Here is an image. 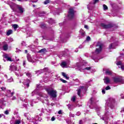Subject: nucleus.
I'll list each match as a JSON object with an SVG mask.
<instances>
[{"label": "nucleus", "mask_w": 124, "mask_h": 124, "mask_svg": "<svg viewBox=\"0 0 124 124\" xmlns=\"http://www.w3.org/2000/svg\"><path fill=\"white\" fill-rule=\"evenodd\" d=\"M37 90H45L47 94L49 95L51 98H56L57 97V90H55L52 89V88L48 86H41L40 85H37Z\"/></svg>", "instance_id": "1"}, {"label": "nucleus", "mask_w": 124, "mask_h": 124, "mask_svg": "<svg viewBox=\"0 0 124 124\" xmlns=\"http://www.w3.org/2000/svg\"><path fill=\"white\" fill-rule=\"evenodd\" d=\"M96 50L95 51V52L93 53V55L92 57L93 60L95 62H97L98 61H99V59L96 57V56L94 57L93 55H97V54H99L100 52H101V50H102V44L100 42H98L97 43V45H96Z\"/></svg>", "instance_id": "2"}, {"label": "nucleus", "mask_w": 124, "mask_h": 124, "mask_svg": "<svg viewBox=\"0 0 124 124\" xmlns=\"http://www.w3.org/2000/svg\"><path fill=\"white\" fill-rule=\"evenodd\" d=\"M39 96H40V97H37V99H38V100H41L42 103H45L48 106L50 105V103H49V100L48 99V97H49V96H48L47 94L40 93H39Z\"/></svg>", "instance_id": "3"}, {"label": "nucleus", "mask_w": 124, "mask_h": 124, "mask_svg": "<svg viewBox=\"0 0 124 124\" xmlns=\"http://www.w3.org/2000/svg\"><path fill=\"white\" fill-rule=\"evenodd\" d=\"M25 117L27 118V119L31 123H34V122H41L42 118L41 117H39V116L37 115L35 117V118H31V114L29 113H26L24 114Z\"/></svg>", "instance_id": "4"}, {"label": "nucleus", "mask_w": 124, "mask_h": 124, "mask_svg": "<svg viewBox=\"0 0 124 124\" xmlns=\"http://www.w3.org/2000/svg\"><path fill=\"white\" fill-rule=\"evenodd\" d=\"M115 103V99L113 98H110L108 99V102L106 103L105 109L106 111L108 110V107H110L111 109H113L115 106L114 104Z\"/></svg>", "instance_id": "5"}, {"label": "nucleus", "mask_w": 124, "mask_h": 124, "mask_svg": "<svg viewBox=\"0 0 124 124\" xmlns=\"http://www.w3.org/2000/svg\"><path fill=\"white\" fill-rule=\"evenodd\" d=\"M91 69L92 67H86L85 64H83V65H80L78 66V70H79L81 72H83V71H86V70L87 71H90V70Z\"/></svg>", "instance_id": "6"}, {"label": "nucleus", "mask_w": 124, "mask_h": 124, "mask_svg": "<svg viewBox=\"0 0 124 124\" xmlns=\"http://www.w3.org/2000/svg\"><path fill=\"white\" fill-rule=\"evenodd\" d=\"M98 101H99V99L97 97L93 96L90 98L88 103H90L91 105L93 106L95 105V104H96L97 102H98Z\"/></svg>", "instance_id": "7"}, {"label": "nucleus", "mask_w": 124, "mask_h": 124, "mask_svg": "<svg viewBox=\"0 0 124 124\" xmlns=\"http://www.w3.org/2000/svg\"><path fill=\"white\" fill-rule=\"evenodd\" d=\"M86 91L87 88L85 86H81L77 90V91L78 92L77 93L79 96H81V93H86Z\"/></svg>", "instance_id": "8"}, {"label": "nucleus", "mask_w": 124, "mask_h": 124, "mask_svg": "<svg viewBox=\"0 0 124 124\" xmlns=\"http://www.w3.org/2000/svg\"><path fill=\"white\" fill-rule=\"evenodd\" d=\"M24 8L22 6L18 5L17 6L16 9L15 11V12L16 13V14H20V15H22L24 13Z\"/></svg>", "instance_id": "9"}, {"label": "nucleus", "mask_w": 124, "mask_h": 124, "mask_svg": "<svg viewBox=\"0 0 124 124\" xmlns=\"http://www.w3.org/2000/svg\"><path fill=\"white\" fill-rule=\"evenodd\" d=\"M9 69L10 71H19L21 69V66L11 64Z\"/></svg>", "instance_id": "10"}, {"label": "nucleus", "mask_w": 124, "mask_h": 124, "mask_svg": "<svg viewBox=\"0 0 124 124\" xmlns=\"http://www.w3.org/2000/svg\"><path fill=\"white\" fill-rule=\"evenodd\" d=\"M99 0H92L88 5V9L89 10H92L93 7H94V4L95 3H97Z\"/></svg>", "instance_id": "11"}, {"label": "nucleus", "mask_w": 124, "mask_h": 124, "mask_svg": "<svg viewBox=\"0 0 124 124\" xmlns=\"http://www.w3.org/2000/svg\"><path fill=\"white\" fill-rule=\"evenodd\" d=\"M7 4L10 6V7L11 8V9H12L13 11L14 12H15L16 8H17V6H18V5L14 3H13L11 1L7 2Z\"/></svg>", "instance_id": "12"}, {"label": "nucleus", "mask_w": 124, "mask_h": 124, "mask_svg": "<svg viewBox=\"0 0 124 124\" xmlns=\"http://www.w3.org/2000/svg\"><path fill=\"white\" fill-rule=\"evenodd\" d=\"M101 27L103 29H111L114 27V24H106L105 23H101Z\"/></svg>", "instance_id": "13"}, {"label": "nucleus", "mask_w": 124, "mask_h": 124, "mask_svg": "<svg viewBox=\"0 0 124 124\" xmlns=\"http://www.w3.org/2000/svg\"><path fill=\"white\" fill-rule=\"evenodd\" d=\"M74 10L73 9H69V11H68V17L70 19H72L73 18H74Z\"/></svg>", "instance_id": "14"}, {"label": "nucleus", "mask_w": 124, "mask_h": 124, "mask_svg": "<svg viewBox=\"0 0 124 124\" xmlns=\"http://www.w3.org/2000/svg\"><path fill=\"white\" fill-rule=\"evenodd\" d=\"M1 50H3V51H7L8 50V44H7L6 42H2Z\"/></svg>", "instance_id": "15"}, {"label": "nucleus", "mask_w": 124, "mask_h": 124, "mask_svg": "<svg viewBox=\"0 0 124 124\" xmlns=\"http://www.w3.org/2000/svg\"><path fill=\"white\" fill-rule=\"evenodd\" d=\"M27 60H28V62H30L33 63V62H36V59H31V55H30V54H27Z\"/></svg>", "instance_id": "16"}, {"label": "nucleus", "mask_w": 124, "mask_h": 124, "mask_svg": "<svg viewBox=\"0 0 124 124\" xmlns=\"http://www.w3.org/2000/svg\"><path fill=\"white\" fill-rule=\"evenodd\" d=\"M113 79L115 83H122L123 82L122 78L114 77Z\"/></svg>", "instance_id": "17"}, {"label": "nucleus", "mask_w": 124, "mask_h": 124, "mask_svg": "<svg viewBox=\"0 0 124 124\" xmlns=\"http://www.w3.org/2000/svg\"><path fill=\"white\" fill-rule=\"evenodd\" d=\"M6 92V96H7L8 97H11L12 96H13L14 92L11 93V91L10 90H7Z\"/></svg>", "instance_id": "18"}, {"label": "nucleus", "mask_w": 124, "mask_h": 124, "mask_svg": "<svg viewBox=\"0 0 124 124\" xmlns=\"http://www.w3.org/2000/svg\"><path fill=\"white\" fill-rule=\"evenodd\" d=\"M31 81L29 79H27L24 80L23 85L24 86H26L27 88H29L30 87V83Z\"/></svg>", "instance_id": "19"}, {"label": "nucleus", "mask_w": 124, "mask_h": 124, "mask_svg": "<svg viewBox=\"0 0 124 124\" xmlns=\"http://www.w3.org/2000/svg\"><path fill=\"white\" fill-rule=\"evenodd\" d=\"M3 57L4 59H5L7 61H8L9 62H12V60L11 59V57H9V55L8 54H6L3 55Z\"/></svg>", "instance_id": "20"}, {"label": "nucleus", "mask_w": 124, "mask_h": 124, "mask_svg": "<svg viewBox=\"0 0 124 124\" xmlns=\"http://www.w3.org/2000/svg\"><path fill=\"white\" fill-rule=\"evenodd\" d=\"M10 124H21V119L16 120L14 123L13 124V121H10Z\"/></svg>", "instance_id": "21"}, {"label": "nucleus", "mask_w": 124, "mask_h": 124, "mask_svg": "<svg viewBox=\"0 0 124 124\" xmlns=\"http://www.w3.org/2000/svg\"><path fill=\"white\" fill-rule=\"evenodd\" d=\"M104 81L106 85L110 83V78L108 77H105L104 78Z\"/></svg>", "instance_id": "22"}, {"label": "nucleus", "mask_w": 124, "mask_h": 124, "mask_svg": "<svg viewBox=\"0 0 124 124\" xmlns=\"http://www.w3.org/2000/svg\"><path fill=\"white\" fill-rule=\"evenodd\" d=\"M75 108V107H74V105H70V104L68 105V108L69 110H70V111H71V110H73V109H74Z\"/></svg>", "instance_id": "23"}, {"label": "nucleus", "mask_w": 124, "mask_h": 124, "mask_svg": "<svg viewBox=\"0 0 124 124\" xmlns=\"http://www.w3.org/2000/svg\"><path fill=\"white\" fill-rule=\"evenodd\" d=\"M47 49L46 48H43L40 50H39L38 53H46Z\"/></svg>", "instance_id": "24"}, {"label": "nucleus", "mask_w": 124, "mask_h": 124, "mask_svg": "<svg viewBox=\"0 0 124 124\" xmlns=\"http://www.w3.org/2000/svg\"><path fill=\"white\" fill-rule=\"evenodd\" d=\"M62 75L67 80H68L69 79V77L67 76V75H66L64 73L62 72Z\"/></svg>", "instance_id": "25"}, {"label": "nucleus", "mask_w": 124, "mask_h": 124, "mask_svg": "<svg viewBox=\"0 0 124 124\" xmlns=\"http://www.w3.org/2000/svg\"><path fill=\"white\" fill-rule=\"evenodd\" d=\"M12 27L14 29V30L16 31L17 29L19 28V25H18L17 24H14V25H12Z\"/></svg>", "instance_id": "26"}, {"label": "nucleus", "mask_w": 124, "mask_h": 124, "mask_svg": "<svg viewBox=\"0 0 124 124\" xmlns=\"http://www.w3.org/2000/svg\"><path fill=\"white\" fill-rule=\"evenodd\" d=\"M79 32H80L81 36H82L83 37L85 36V31H84L83 30L81 29L79 31Z\"/></svg>", "instance_id": "27"}, {"label": "nucleus", "mask_w": 124, "mask_h": 124, "mask_svg": "<svg viewBox=\"0 0 124 124\" xmlns=\"http://www.w3.org/2000/svg\"><path fill=\"white\" fill-rule=\"evenodd\" d=\"M62 67H66V62H62L61 64Z\"/></svg>", "instance_id": "28"}, {"label": "nucleus", "mask_w": 124, "mask_h": 124, "mask_svg": "<svg viewBox=\"0 0 124 124\" xmlns=\"http://www.w3.org/2000/svg\"><path fill=\"white\" fill-rule=\"evenodd\" d=\"M13 32V31H12V30H10L7 31V35H10V34H12Z\"/></svg>", "instance_id": "29"}, {"label": "nucleus", "mask_w": 124, "mask_h": 124, "mask_svg": "<svg viewBox=\"0 0 124 124\" xmlns=\"http://www.w3.org/2000/svg\"><path fill=\"white\" fill-rule=\"evenodd\" d=\"M109 50L111 49H115V46H114V44H110L108 47Z\"/></svg>", "instance_id": "30"}, {"label": "nucleus", "mask_w": 124, "mask_h": 124, "mask_svg": "<svg viewBox=\"0 0 124 124\" xmlns=\"http://www.w3.org/2000/svg\"><path fill=\"white\" fill-rule=\"evenodd\" d=\"M106 74H107L108 75H111L112 74V72L109 70H107L106 71Z\"/></svg>", "instance_id": "31"}, {"label": "nucleus", "mask_w": 124, "mask_h": 124, "mask_svg": "<svg viewBox=\"0 0 124 124\" xmlns=\"http://www.w3.org/2000/svg\"><path fill=\"white\" fill-rule=\"evenodd\" d=\"M49 23L50 24H54V23H55V21L54 20H53V19L52 18H50V20L49 21Z\"/></svg>", "instance_id": "32"}, {"label": "nucleus", "mask_w": 124, "mask_h": 124, "mask_svg": "<svg viewBox=\"0 0 124 124\" xmlns=\"http://www.w3.org/2000/svg\"><path fill=\"white\" fill-rule=\"evenodd\" d=\"M7 82L8 83H11V82H13V78H11L10 79L7 80Z\"/></svg>", "instance_id": "33"}, {"label": "nucleus", "mask_w": 124, "mask_h": 124, "mask_svg": "<svg viewBox=\"0 0 124 124\" xmlns=\"http://www.w3.org/2000/svg\"><path fill=\"white\" fill-rule=\"evenodd\" d=\"M36 93H37V92L36 91V90H34L31 93V96H33V95H34V94H35Z\"/></svg>", "instance_id": "34"}, {"label": "nucleus", "mask_w": 124, "mask_h": 124, "mask_svg": "<svg viewBox=\"0 0 124 124\" xmlns=\"http://www.w3.org/2000/svg\"><path fill=\"white\" fill-rule=\"evenodd\" d=\"M103 8H104V10H107V9H108V7H107V6H106V5L104 4Z\"/></svg>", "instance_id": "35"}, {"label": "nucleus", "mask_w": 124, "mask_h": 124, "mask_svg": "<svg viewBox=\"0 0 124 124\" xmlns=\"http://www.w3.org/2000/svg\"><path fill=\"white\" fill-rule=\"evenodd\" d=\"M44 14H45V13H44V12H43L42 13H40L39 14V17H42V16H44Z\"/></svg>", "instance_id": "36"}, {"label": "nucleus", "mask_w": 124, "mask_h": 124, "mask_svg": "<svg viewBox=\"0 0 124 124\" xmlns=\"http://www.w3.org/2000/svg\"><path fill=\"white\" fill-rule=\"evenodd\" d=\"M48 3H50V1L49 0H46L44 1V4H48Z\"/></svg>", "instance_id": "37"}, {"label": "nucleus", "mask_w": 124, "mask_h": 124, "mask_svg": "<svg viewBox=\"0 0 124 124\" xmlns=\"http://www.w3.org/2000/svg\"><path fill=\"white\" fill-rule=\"evenodd\" d=\"M5 90H6V88L5 87H1L0 88V92H1V91H5Z\"/></svg>", "instance_id": "38"}, {"label": "nucleus", "mask_w": 124, "mask_h": 124, "mask_svg": "<svg viewBox=\"0 0 124 124\" xmlns=\"http://www.w3.org/2000/svg\"><path fill=\"white\" fill-rule=\"evenodd\" d=\"M26 74L27 76H28V77H31V74L30 73H26Z\"/></svg>", "instance_id": "39"}, {"label": "nucleus", "mask_w": 124, "mask_h": 124, "mask_svg": "<svg viewBox=\"0 0 124 124\" xmlns=\"http://www.w3.org/2000/svg\"><path fill=\"white\" fill-rule=\"evenodd\" d=\"M8 41H9V43H10V42H13V38H8Z\"/></svg>", "instance_id": "40"}, {"label": "nucleus", "mask_w": 124, "mask_h": 124, "mask_svg": "<svg viewBox=\"0 0 124 124\" xmlns=\"http://www.w3.org/2000/svg\"><path fill=\"white\" fill-rule=\"evenodd\" d=\"M69 116L71 118H74V114L71 113V112L70 113Z\"/></svg>", "instance_id": "41"}, {"label": "nucleus", "mask_w": 124, "mask_h": 124, "mask_svg": "<svg viewBox=\"0 0 124 124\" xmlns=\"http://www.w3.org/2000/svg\"><path fill=\"white\" fill-rule=\"evenodd\" d=\"M106 91H108V90H111V87L110 86H108L106 87Z\"/></svg>", "instance_id": "42"}, {"label": "nucleus", "mask_w": 124, "mask_h": 124, "mask_svg": "<svg viewBox=\"0 0 124 124\" xmlns=\"http://www.w3.org/2000/svg\"><path fill=\"white\" fill-rule=\"evenodd\" d=\"M60 80H61V82H62V83H67V81H66V80H64L62 78H61Z\"/></svg>", "instance_id": "43"}, {"label": "nucleus", "mask_w": 124, "mask_h": 124, "mask_svg": "<svg viewBox=\"0 0 124 124\" xmlns=\"http://www.w3.org/2000/svg\"><path fill=\"white\" fill-rule=\"evenodd\" d=\"M56 120V118L55 117V116H53L52 118H51V121L52 122H54V121H55Z\"/></svg>", "instance_id": "44"}, {"label": "nucleus", "mask_w": 124, "mask_h": 124, "mask_svg": "<svg viewBox=\"0 0 124 124\" xmlns=\"http://www.w3.org/2000/svg\"><path fill=\"white\" fill-rule=\"evenodd\" d=\"M117 65H122V62L121 61L116 63Z\"/></svg>", "instance_id": "45"}, {"label": "nucleus", "mask_w": 124, "mask_h": 124, "mask_svg": "<svg viewBox=\"0 0 124 124\" xmlns=\"http://www.w3.org/2000/svg\"><path fill=\"white\" fill-rule=\"evenodd\" d=\"M25 22H26V23H29L30 22V18H27V19H25Z\"/></svg>", "instance_id": "46"}, {"label": "nucleus", "mask_w": 124, "mask_h": 124, "mask_svg": "<svg viewBox=\"0 0 124 124\" xmlns=\"http://www.w3.org/2000/svg\"><path fill=\"white\" fill-rule=\"evenodd\" d=\"M23 65L24 67L26 66V60H24L23 62Z\"/></svg>", "instance_id": "47"}, {"label": "nucleus", "mask_w": 124, "mask_h": 124, "mask_svg": "<svg viewBox=\"0 0 124 124\" xmlns=\"http://www.w3.org/2000/svg\"><path fill=\"white\" fill-rule=\"evenodd\" d=\"M72 101H73V102H74V101H75L76 100V97L75 96H74L72 98V99H71Z\"/></svg>", "instance_id": "48"}, {"label": "nucleus", "mask_w": 124, "mask_h": 124, "mask_svg": "<svg viewBox=\"0 0 124 124\" xmlns=\"http://www.w3.org/2000/svg\"><path fill=\"white\" fill-rule=\"evenodd\" d=\"M4 114H5V115H8V114H9V112L8 110H6L4 111Z\"/></svg>", "instance_id": "49"}, {"label": "nucleus", "mask_w": 124, "mask_h": 124, "mask_svg": "<svg viewBox=\"0 0 124 124\" xmlns=\"http://www.w3.org/2000/svg\"><path fill=\"white\" fill-rule=\"evenodd\" d=\"M76 115L77 116H80V115H81V112L78 111V112H77Z\"/></svg>", "instance_id": "50"}, {"label": "nucleus", "mask_w": 124, "mask_h": 124, "mask_svg": "<svg viewBox=\"0 0 124 124\" xmlns=\"http://www.w3.org/2000/svg\"><path fill=\"white\" fill-rule=\"evenodd\" d=\"M91 40V37L90 36H87V37L86 38V40L89 41V40Z\"/></svg>", "instance_id": "51"}, {"label": "nucleus", "mask_w": 124, "mask_h": 124, "mask_svg": "<svg viewBox=\"0 0 124 124\" xmlns=\"http://www.w3.org/2000/svg\"><path fill=\"white\" fill-rule=\"evenodd\" d=\"M21 45H22V46H26V43H25V42H23L21 43Z\"/></svg>", "instance_id": "52"}, {"label": "nucleus", "mask_w": 124, "mask_h": 124, "mask_svg": "<svg viewBox=\"0 0 124 124\" xmlns=\"http://www.w3.org/2000/svg\"><path fill=\"white\" fill-rule=\"evenodd\" d=\"M23 106L25 108H27V107H28V105L27 104H23Z\"/></svg>", "instance_id": "53"}, {"label": "nucleus", "mask_w": 124, "mask_h": 124, "mask_svg": "<svg viewBox=\"0 0 124 124\" xmlns=\"http://www.w3.org/2000/svg\"><path fill=\"white\" fill-rule=\"evenodd\" d=\"M121 113H124V108H121Z\"/></svg>", "instance_id": "54"}, {"label": "nucleus", "mask_w": 124, "mask_h": 124, "mask_svg": "<svg viewBox=\"0 0 124 124\" xmlns=\"http://www.w3.org/2000/svg\"><path fill=\"white\" fill-rule=\"evenodd\" d=\"M32 103H33V100H31V106H33Z\"/></svg>", "instance_id": "55"}, {"label": "nucleus", "mask_w": 124, "mask_h": 124, "mask_svg": "<svg viewBox=\"0 0 124 124\" xmlns=\"http://www.w3.org/2000/svg\"><path fill=\"white\" fill-rule=\"evenodd\" d=\"M84 46L82 45H80L79 46V49H82V48H83Z\"/></svg>", "instance_id": "56"}, {"label": "nucleus", "mask_w": 124, "mask_h": 124, "mask_svg": "<svg viewBox=\"0 0 124 124\" xmlns=\"http://www.w3.org/2000/svg\"><path fill=\"white\" fill-rule=\"evenodd\" d=\"M121 68L122 70H124V66L123 65H121Z\"/></svg>", "instance_id": "57"}, {"label": "nucleus", "mask_w": 124, "mask_h": 124, "mask_svg": "<svg viewBox=\"0 0 124 124\" xmlns=\"http://www.w3.org/2000/svg\"><path fill=\"white\" fill-rule=\"evenodd\" d=\"M47 80H48V78H44V82H47Z\"/></svg>", "instance_id": "58"}, {"label": "nucleus", "mask_w": 124, "mask_h": 124, "mask_svg": "<svg viewBox=\"0 0 124 124\" xmlns=\"http://www.w3.org/2000/svg\"><path fill=\"white\" fill-rule=\"evenodd\" d=\"M79 124H83V121L82 120H80L79 122Z\"/></svg>", "instance_id": "59"}, {"label": "nucleus", "mask_w": 124, "mask_h": 124, "mask_svg": "<svg viewBox=\"0 0 124 124\" xmlns=\"http://www.w3.org/2000/svg\"><path fill=\"white\" fill-rule=\"evenodd\" d=\"M58 114L59 115H61V114H62V110H60L59 111H58Z\"/></svg>", "instance_id": "60"}, {"label": "nucleus", "mask_w": 124, "mask_h": 124, "mask_svg": "<svg viewBox=\"0 0 124 124\" xmlns=\"http://www.w3.org/2000/svg\"><path fill=\"white\" fill-rule=\"evenodd\" d=\"M44 70L45 71H48V68H45L44 69Z\"/></svg>", "instance_id": "61"}, {"label": "nucleus", "mask_w": 124, "mask_h": 124, "mask_svg": "<svg viewBox=\"0 0 124 124\" xmlns=\"http://www.w3.org/2000/svg\"><path fill=\"white\" fill-rule=\"evenodd\" d=\"M102 93H103V94H104L105 93V90H103L102 91Z\"/></svg>", "instance_id": "62"}, {"label": "nucleus", "mask_w": 124, "mask_h": 124, "mask_svg": "<svg viewBox=\"0 0 124 124\" xmlns=\"http://www.w3.org/2000/svg\"><path fill=\"white\" fill-rule=\"evenodd\" d=\"M2 46V43H0V49H1V47Z\"/></svg>", "instance_id": "63"}, {"label": "nucleus", "mask_w": 124, "mask_h": 124, "mask_svg": "<svg viewBox=\"0 0 124 124\" xmlns=\"http://www.w3.org/2000/svg\"><path fill=\"white\" fill-rule=\"evenodd\" d=\"M15 99H16V97L14 96V97H13V98H12V100H15Z\"/></svg>", "instance_id": "64"}]
</instances>
